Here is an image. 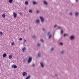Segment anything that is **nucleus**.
I'll return each instance as SVG.
<instances>
[{
    "instance_id": "4be33fe9",
    "label": "nucleus",
    "mask_w": 79,
    "mask_h": 79,
    "mask_svg": "<svg viewBox=\"0 0 79 79\" xmlns=\"http://www.w3.org/2000/svg\"><path fill=\"white\" fill-rule=\"evenodd\" d=\"M32 58L31 57H30V62L31 63L32 61Z\"/></svg>"
},
{
    "instance_id": "dca6fc26",
    "label": "nucleus",
    "mask_w": 79,
    "mask_h": 79,
    "mask_svg": "<svg viewBox=\"0 0 79 79\" xmlns=\"http://www.w3.org/2000/svg\"><path fill=\"white\" fill-rule=\"evenodd\" d=\"M68 36V34H64V37H65V36Z\"/></svg>"
},
{
    "instance_id": "72a5a7b5",
    "label": "nucleus",
    "mask_w": 79,
    "mask_h": 79,
    "mask_svg": "<svg viewBox=\"0 0 79 79\" xmlns=\"http://www.w3.org/2000/svg\"><path fill=\"white\" fill-rule=\"evenodd\" d=\"M23 40V38H20L19 39V40L21 41Z\"/></svg>"
},
{
    "instance_id": "f8f14e48",
    "label": "nucleus",
    "mask_w": 79,
    "mask_h": 79,
    "mask_svg": "<svg viewBox=\"0 0 79 79\" xmlns=\"http://www.w3.org/2000/svg\"><path fill=\"white\" fill-rule=\"evenodd\" d=\"M13 58V56H12L11 55L9 56V59H10V60H11V58Z\"/></svg>"
},
{
    "instance_id": "2eb2a0df",
    "label": "nucleus",
    "mask_w": 79,
    "mask_h": 79,
    "mask_svg": "<svg viewBox=\"0 0 79 79\" xmlns=\"http://www.w3.org/2000/svg\"><path fill=\"white\" fill-rule=\"evenodd\" d=\"M38 56L39 57H40V56H41V55H40V53H38Z\"/></svg>"
},
{
    "instance_id": "1a4fd4ad",
    "label": "nucleus",
    "mask_w": 79,
    "mask_h": 79,
    "mask_svg": "<svg viewBox=\"0 0 79 79\" xmlns=\"http://www.w3.org/2000/svg\"><path fill=\"white\" fill-rule=\"evenodd\" d=\"M44 4H45V5H48V3H47V1H44Z\"/></svg>"
},
{
    "instance_id": "f257e3e1",
    "label": "nucleus",
    "mask_w": 79,
    "mask_h": 79,
    "mask_svg": "<svg viewBox=\"0 0 79 79\" xmlns=\"http://www.w3.org/2000/svg\"><path fill=\"white\" fill-rule=\"evenodd\" d=\"M48 36H49V38H50L52 36V35H51V33L50 32H48Z\"/></svg>"
},
{
    "instance_id": "6e6552de",
    "label": "nucleus",
    "mask_w": 79,
    "mask_h": 79,
    "mask_svg": "<svg viewBox=\"0 0 79 79\" xmlns=\"http://www.w3.org/2000/svg\"><path fill=\"white\" fill-rule=\"evenodd\" d=\"M12 68H17V66L15 65H13L12 66Z\"/></svg>"
},
{
    "instance_id": "49530a36",
    "label": "nucleus",
    "mask_w": 79,
    "mask_h": 79,
    "mask_svg": "<svg viewBox=\"0 0 79 79\" xmlns=\"http://www.w3.org/2000/svg\"><path fill=\"white\" fill-rule=\"evenodd\" d=\"M25 9H26V8H25Z\"/></svg>"
},
{
    "instance_id": "c85d7f7f",
    "label": "nucleus",
    "mask_w": 79,
    "mask_h": 79,
    "mask_svg": "<svg viewBox=\"0 0 79 79\" xmlns=\"http://www.w3.org/2000/svg\"><path fill=\"white\" fill-rule=\"evenodd\" d=\"M14 45V43L12 42L11 43V45L13 46Z\"/></svg>"
},
{
    "instance_id": "20e7f679",
    "label": "nucleus",
    "mask_w": 79,
    "mask_h": 79,
    "mask_svg": "<svg viewBox=\"0 0 79 79\" xmlns=\"http://www.w3.org/2000/svg\"><path fill=\"white\" fill-rule=\"evenodd\" d=\"M13 15L14 18H16V16H17V14L15 13V12H14Z\"/></svg>"
},
{
    "instance_id": "e433bc0d",
    "label": "nucleus",
    "mask_w": 79,
    "mask_h": 79,
    "mask_svg": "<svg viewBox=\"0 0 79 79\" xmlns=\"http://www.w3.org/2000/svg\"><path fill=\"white\" fill-rule=\"evenodd\" d=\"M57 27V25H55L54 27V28L56 27Z\"/></svg>"
},
{
    "instance_id": "37998d69",
    "label": "nucleus",
    "mask_w": 79,
    "mask_h": 79,
    "mask_svg": "<svg viewBox=\"0 0 79 79\" xmlns=\"http://www.w3.org/2000/svg\"><path fill=\"white\" fill-rule=\"evenodd\" d=\"M57 76V74H56L55 75V76Z\"/></svg>"
},
{
    "instance_id": "a878e982",
    "label": "nucleus",
    "mask_w": 79,
    "mask_h": 79,
    "mask_svg": "<svg viewBox=\"0 0 79 79\" xmlns=\"http://www.w3.org/2000/svg\"><path fill=\"white\" fill-rule=\"evenodd\" d=\"M61 28H62V27H59L57 29H61Z\"/></svg>"
},
{
    "instance_id": "aec40b11",
    "label": "nucleus",
    "mask_w": 79,
    "mask_h": 79,
    "mask_svg": "<svg viewBox=\"0 0 79 79\" xmlns=\"http://www.w3.org/2000/svg\"><path fill=\"white\" fill-rule=\"evenodd\" d=\"M33 3L34 4V5H35V4H36L37 2L35 1H34L33 2Z\"/></svg>"
},
{
    "instance_id": "7c9ffc66",
    "label": "nucleus",
    "mask_w": 79,
    "mask_h": 79,
    "mask_svg": "<svg viewBox=\"0 0 79 79\" xmlns=\"http://www.w3.org/2000/svg\"><path fill=\"white\" fill-rule=\"evenodd\" d=\"M53 50H54V48H52L51 49V51H53Z\"/></svg>"
},
{
    "instance_id": "c756f323",
    "label": "nucleus",
    "mask_w": 79,
    "mask_h": 79,
    "mask_svg": "<svg viewBox=\"0 0 79 79\" xmlns=\"http://www.w3.org/2000/svg\"><path fill=\"white\" fill-rule=\"evenodd\" d=\"M70 15H71V16L73 15V13L71 12L69 14Z\"/></svg>"
},
{
    "instance_id": "9d476101",
    "label": "nucleus",
    "mask_w": 79,
    "mask_h": 79,
    "mask_svg": "<svg viewBox=\"0 0 79 79\" xmlns=\"http://www.w3.org/2000/svg\"><path fill=\"white\" fill-rule=\"evenodd\" d=\"M75 15L76 16H77L79 15V13L77 12L75 14Z\"/></svg>"
},
{
    "instance_id": "f03ea898",
    "label": "nucleus",
    "mask_w": 79,
    "mask_h": 79,
    "mask_svg": "<svg viewBox=\"0 0 79 79\" xmlns=\"http://www.w3.org/2000/svg\"><path fill=\"white\" fill-rule=\"evenodd\" d=\"M40 19L42 23H44V18L42 16H41L40 17Z\"/></svg>"
},
{
    "instance_id": "f704fd0d",
    "label": "nucleus",
    "mask_w": 79,
    "mask_h": 79,
    "mask_svg": "<svg viewBox=\"0 0 79 79\" xmlns=\"http://www.w3.org/2000/svg\"><path fill=\"white\" fill-rule=\"evenodd\" d=\"M30 13H32V10H30Z\"/></svg>"
},
{
    "instance_id": "7ed1b4c3",
    "label": "nucleus",
    "mask_w": 79,
    "mask_h": 79,
    "mask_svg": "<svg viewBox=\"0 0 79 79\" xmlns=\"http://www.w3.org/2000/svg\"><path fill=\"white\" fill-rule=\"evenodd\" d=\"M70 40H73V39H74V36H71L70 37Z\"/></svg>"
},
{
    "instance_id": "c03bdc74",
    "label": "nucleus",
    "mask_w": 79,
    "mask_h": 79,
    "mask_svg": "<svg viewBox=\"0 0 79 79\" xmlns=\"http://www.w3.org/2000/svg\"><path fill=\"white\" fill-rule=\"evenodd\" d=\"M76 1L77 2L78 1V0H76Z\"/></svg>"
},
{
    "instance_id": "a18cd8bd",
    "label": "nucleus",
    "mask_w": 79,
    "mask_h": 79,
    "mask_svg": "<svg viewBox=\"0 0 79 79\" xmlns=\"http://www.w3.org/2000/svg\"><path fill=\"white\" fill-rule=\"evenodd\" d=\"M29 12H30V10H29Z\"/></svg>"
},
{
    "instance_id": "cd10ccee",
    "label": "nucleus",
    "mask_w": 79,
    "mask_h": 79,
    "mask_svg": "<svg viewBox=\"0 0 79 79\" xmlns=\"http://www.w3.org/2000/svg\"><path fill=\"white\" fill-rule=\"evenodd\" d=\"M59 44L61 45H63V44L62 43H59Z\"/></svg>"
},
{
    "instance_id": "4468645a",
    "label": "nucleus",
    "mask_w": 79,
    "mask_h": 79,
    "mask_svg": "<svg viewBox=\"0 0 79 79\" xmlns=\"http://www.w3.org/2000/svg\"><path fill=\"white\" fill-rule=\"evenodd\" d=\"M27 61V59H25L23 60V62H24L25 63H26V61Z\"/></svg>"
},
{
    "instance_id": "c9c22d12",
    "label": "nucleus",
    "mask_w": 79,
    "mask_h": 79,
    "mask_svg": "<svg viewBox=\"0 0 79 79\" xmlns=\"http://www.w3.org/2000/svg\"><path fill=\"white\" fill-rule=\"evenodd\" d=\"M32 37L34 38H35V35H34L33 36H32Z\"/></svg>"
},
{
    "instance_id": "4c0bfd02",
    "label": "nucleus",
    "mask_w": 79,
    "mask_h": 79,
    "mask_svg": "<svg viewBox=\"0 0 79 79\" xmlns=\"http://www.w3.org/2000/svg\"><path fill=\"white\" fill-rule=\"evenodd\" d=\"M0 34H3V32H0Z\"/></svg>"
},
{
    "instance_id": "ddd939ff",
    "label": "nucleus",
    "mask_w": 79,
    "mask_h": 79,
    "mask_svg": "<svg viewBox=\"0 0 79 79\" xmlns=\"http://www.w3.org/2000/svg\"><path fill=\"white\" fill-rule=\"evenodd\" d=\"M22 50H23V52H24V51L26 50V48H23Z\"/></svg>"
},
{
    "instance_id": "423d86ee",
    "label": "nucleus",
    "mask_w": 79,
    "mask_h": 79,
    "mask_svg": "<svg viewBox=\"0 0 79 79\" xmlns=\"http://www.w3.org/2000/svg\"><path fill=\"white\" fill-rule=\"evenodd\" d=\"M23 76H25L27 75V73L24 72L23 73Z\"/></svg>"
},
{
    "instance_id": "a211bd4d",
    "label": "nucleus",
    "mask_w": 79,
    "mask_h": 79,
    "mask_svg": "<svg viewBox=\"0 0 79 79\" xmlns=\"http://www.w3.org/2000/svg\"><path fill=\"white\" fill-rule=\"evenodd\" d=\"M2 17H3V18H5V16H6V15H5L4 14L2 15Z\"/></svg>"
},
{
    "instance_id": "b1692460",
    "label": "nucleus",
    "mask_w": 79,
    "mask_h": 79,
    "mask_svg": "<svg viewBox=\"0 0 79 79\" xmlns=\"http://www.w3.org/2000/svg\"><path fill=\"white\" fill-rule=\"evenodd\" d=\"M63 33V30L62 29L61 30V34H62Z\"/></svg>"
},
{
    "instance_id": "f3484780",
    "label": "nucleus",
    "mask_w": 79,
    "mask_h": 79,
    "mask_svg": "<svg viewBox=\"0 0 79 79\" xmlns=\"http://www.w3.org/2000/svg\"><path fill=\"white\" fill-rule=\"evenodd\" d=\"M25 5H27L28 4V2H27V1H26L25 2Z\"/></svg>"
},
{
    "instance_id": "a19ab883",
    "label": "nucleus",
    "mask_w": 79,
    "mask_h": 79,
    "mask_svg": "<svg viewBox=\"0 0 79 79\" xmlns=\"http://www.w3.org/2000/svg\"><path fill=\"white\" fill-rule=\"evenodd\" d=\"M35 66V64H32V66Z\"/></svg>"
},
{
    "instance_id": "393cba45",
    "label": "nucleus",
    "mask_w": 79,
    "mask_h": 79,
    "mask_svg": "<svg viewBox=\"0 0 79 79\" xmlns=\"http://www.w3.org/2000/svg\"><path fill=\"white\" fill-rule=\"evenodd\" d=\"M30 78V76H28L27 77L26 79H29Z\"/></svg>"
},
{
    "instance_id": "bb28decb",
    "label": "nucleus",
    "mask_w": 79,
    "mask_h": 79,
    "mask_svg": "<svg viewBox=\"0 0 79 79\" xmlns=\"http://www.w3.org/2000/svg\"><path fill=\"white\" fill-rule=\"evenodd\" d=\"M40 41L41 42H44V40L42 39H41L40 40Z\"/></svg>"
},
{
    "instance_id": "79ce46f5",
    "label": "nucleus",
    "mask_w": 79,
    "mask_h": 79,
    "mask_svg": "<svg viewBox=\"0 0 79 79\" xmlns=\"http://www.w3.org/2000/svg\"><path fill=\"white\" fill-rule=\"evenodd\" d=\"M43 31H45V29L43 28Z\"/></svg>"
},
{
    "instance_id": "0eeeda50",
    "label": "nucleus",
    "mask_w": 79,
    "mask_h": 79,
    "mask_svg": "<svg viewBox=\"0 0 79 79\" xmlns=\"http://www.w3.org/2000/svg\"><path fill=\"white\" fill-rule=\"evenodd\" d=\"M35 22L36 23H40V21L39 19H37L35 20Z\"/></svg>"
},
{
    "instance_id": "39448f33",
    "label": "nucleus",
    "mask_w": 79,
    "mask_h": 79,
    "mask_svg": "<svg viewBox=\"0 0 79 79\" xmlns=\"http://www.w3.org/2000/svg\"><path fill=\"white\" fill-rule=\"evenodd\" d=\"M40 65L41 67L42 68H44V64H43V63L41 62L40 63Z\"/></svg>"
},
{
    "instance_id": "473e14b6",
    "label": "nucleus",
    "mask_w": 79,
    "mask_h": 79,
    "mask_svg": "<svg viewBox=\"0 0 79 79\" xmlns=\"http://www.w3.org/2000/svg\"><path fill=\"white\" fill-rule=\"evenodd\" d=\"M61 54H63V53H64V51H62L61 52Z\"/></svg>"
},
{
    "instance_id": "58836bf2",
    "label": "nucleus",
    "mask_w": 79,
    "mask_h": 79,
    "mask_svg": "<svg viewBox=\"0 0 79 79\" xmlns=\"http://www.w3.org/2000/svg\"><path fill=\"white\" fill-rule=\"evenodd\" d=\"M36 13H39V11L37 10V11H36Z\"/></svg>"
},
{
    "instance_id": "412c9836",
    "label": "nucleus",
    "mask_w": 79,
    "mask_h": 79,
    "mask_svg": "<svg viewBox=\"0 0 79 79\" xmlns=\"http://www.w3.org/2000/svg\"><path fill=\"white\" fill-rule=\"evenodd\" d=\"M37 47H40V44L39 43H38L37 44Z\"/></svg>"
},
{
    "instance_id": "6ab92c4d",
    "label": "nucleus",
    "mask_w": 79,
    "mask_h": 79,
    "mask_svg": "<svg viewBox=\"0 0 79 79\" xmlns=\"http://www.w3.org/2000/svg\"><path fill=\"white\" fill-rule=\"evenodd\" d=\"M28 63H30V57L29 58V59L28 60Z\"/></svg>"
},
{
    "instance_id": "2f4dec72",
    "label": "nucleus",
    "mask_w": 79,
    "mask_h": 79,
    "mask_svg": "<svg viewBox=\"0 0 79 79\" xmlns=\"http://www.w3.org/2000/svg\"><path fill=\"white\" fill-rule=\"evenodd\" d=\"M27 42V40H24V42Z\"/></svg>"
},
{
    "instance_id": "5701e85b",
    "label": "nucleus",
    "mask_w": 79,
    "mask_h": 79,
    "mask_svg": "<svg viewBox=\"0 0 79 79\" xmlns=\"http://www.w3.org/2000/svg\"><path fill=\"white\" fill-rule=\"evenodd\" d=\"M13 2V0H9V2L11 3Z\"/></svg>"
},
{
    "instance_id": "9b49d317",
    "label": "nucleus",
    "mask_w": 79,
    "mask_h": 79,
    "mask_svg": "<svg viewBox=\"0 0 79 79\" xmlns=\"http://www.w3.org/2000/svg\"><path fill=\"white\" fill-rule=\"evenodd\" d=\"M2 56L3 57H6V53L2 55Z\"/></svg>"
},
{
    "instance_id": "ea45409f",
    "label": "nucleus",
    "mask_w": 79,
    "mask_h": 79,
    "mask_svg": "<svg viewBox=\"0 0 79 79\" xmlns=\"http://www.w3.org/2000/svg\"><path fill=\"white\" fill-rule=\"evenodd\" d=\"M19 14H20L21 16H22V13H19Z\"/></svg>"
}]
</instances>
